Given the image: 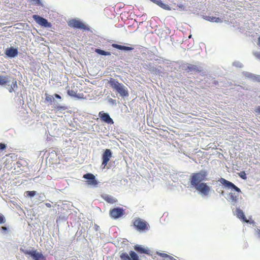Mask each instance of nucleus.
Masks as SVG:
<instances>
[{"mask_svg":"<svg viewBox=\"0 0 260 260\" xmlns=\"http://www.w3.org/2000/svg\"><path fill=\"white\" fill-rule=\"evenodd\" d=\"M207 175L206 171H201L192 173L189 179L191 185L194 187L198 191L205 196L208 195L211 190L210 187L207 185V183L202 182L207 180Z\"/></svg>","mask_w":260,"mask_h":260,"instance_id":"nucleus-1","label":"nucleus"},{"mask_svg":"<svg viewBox=\"0 0 260 260\" xmlns=\"http://www.w3.org/2000/svg\"><path fill=\"white\" fill-rule=\"evenodd\" d=\"M110 84L112 88L116 90L120 96L124 98L129 95L127 88L122 83L113 80L110 81Z\"/></svg>","mask_w":260,"mask_h":260,"instance_id":"nucleus-2","label":"nucleus"},{"mask_svg":"<svg viewBox=\"0 0 260 260\" xmlns=\"http://www.w3.org/2000/svg\"><path fill=\"white\" fill-rule=\"evenodd\" d=\"M182 70L186 71L188 73H196L202 72V67L199 65L185 63L182 65Z\"/></svg>","mask_w":260,"mask_h":260,"instance_id":"nucleus-3","label":"nucleus"},{"mask_svg":"<svg viewBox=\"0 0 260 260\" xmlns=\"http://www.w3.org/2000/svg\"><path fill=\"white\" fill-rule=\"evenodd\" d=\"M134 225L136 227L137 230L138 231H145L148 230V223L144 220L137 218L135 219L134 221Z\"/></svg>","mask_w":260,"mask_h":260,"instance_id":"nucleus-4","label":"nucleus"},{"mask_svg":"<svg viewBox=\"0 0 260 260\" xmlns=\"http://www.w3.org/2000/svg\"><path fill=\"white\" fill-rule=\"evenodd\" d=\"M121 260H140L138 254L133 251H130L129 254L126 252H120Z\"/></svg>","mask_w":260,"mask_h":260,"instance_id":"nucleus-5","label":"nucleus"},{"mask_svg":"<svg viewBox=\"0 0 260 260\" xmlns=\"http://www.w3.org/2000/svg\"><path fill=\"white\" fill-rule=\"evenodd\" d=\"M124 214V210L120 207H116L110 210L109 215L113 219H117L122 216Z\"/></svg>","mask_w":260,"mask_h":260,"instance_id":"nucleus-6","label":"nucleus"},{"mask_svg":"<svg viewBox=\"0 0 260 260\" xmlns=\"http://www.w3.org/2000/svg\"><path fill=\"white\" fill-rule=\"evenodd\" d=\"M32 18L36 22V23L40 25L45 27H49L51 26V24L48 21V20L38 15H32Z\"/></svg>","mask_w":260,"mask_h":260,"instance_id":"nucleus-7","label":"nucleus"},{"mask_svg":"<svg viewBox=\"0 0 260 260\" xmlns=\"http://www.w3.org/2000/svg\"><path fill=\"white\" fill-rule=\"evenodd\" d=\"M5 54L8 58H15L17 57L18 54V48H14L12 46L7 48L5 50Z\"/></svg>","mask_w":260,"mask_h":260,"instance_id":"nucleus-8","label":"nucleus"},{"mask_svg":"<svg viewBox=\"0 0 260 260\" xmlns=\"http://www.w3.org/2000/svg\"><path fill=\"white\" fill-rule=\"evenodd\" d=\"M24 253L30 255L35 260H46L43 254L37 252V250L25 251Z\"/></svg>","mask_w":260,"mask_h":260,"instance_id":"nucleus-9","label":"nucleus"},{"mask_svg":"<svg viewBox=\"0 0 260 260\" xmlns=\"http://www.w3.org/2000/svg\"><path fill=\"white\" fill-rule=\"evenodd\" d=\"M112 157V152L110 149H107L102 155V164L103 168H105L107 165L110 159Z\"/></svg>","mask_w":260,"mask_h":260,"instance_id":"nucleus-10","label":"nucleus"},{"mask_svg":"<svg viewBox=\"0 0 260 260\" xmlns=\"http://www.w3.org/2000/svg\"><path fill=\"white\" fill-rule=\"evenodd\" d=\"M84 179H87V184L90 185L96 186L98 181L96 180L95 176L91 173H87L83 176Z\"/></svg>","mask_w":260,"mask_h":260,"instance_id":"nucleus-11","label":"nucleus"},{"mask_svg":"<svg viewBox=\"0 0 260 260\" xmlns=\"http://www.w3.org/2000/svg\"><path fill=\"white\" fill-rule=\"evenodd\" d=\"M99 116L102 121L108 124H113L114 122L113 119L110 117L108 113L101 111L99 113Z\"/></svg>","mask_w":260,"mask_h":260,"instance_id":"nucleus-12","label":"nucleus"},{"mask_svg":"<svg viewBox=\"0 0 260 260\" xmlns=\"http://www.w3.org/2000/svg\"><path fill=\"white\" fill-rule=\"evenodd\" d=\"M69 25L71 27L79 29H86L85 25L79 20L72 19L70 21Z\"/></svg>","mask_w":260,"mask_h":260,"instance_id":"nucleus-13","label":"nucleus"},{"mask_svg":"<svg viewBox=\"0 0 260 260\" xmlns=\"http://www.w3.org/2000/svg\"><path fill=\"white\" fill-rule=\"evenodd\" d=\"M221 183L229 188L234 189L235 191L238 192H240L241 190L239 188L236 186L232 182H230L223 178H222L220 180Z\"/></svg>","mask_w":260,"mask_h":260,"instance_id":"nucleus-14","label":"nucleus"},{"mask_svg":"<svg viewBox=\"0 0 260 260\" xmlns=\"http://www.w3.org/2000/svg\"><path fill=\"white\" fill-rule=\"evenodd\" d=\"M243 75L246 78H248L253 81H257L260 82V75H255L248 72L243 73Z\"/></svg>","mask_w":260,"mask_h":260,"instance_id":"nucleus-15","label":"nucleus"},{"mask_svg":"<svg viewBox=\"0 0 260 260\" xmlns=\"http://www.w3.org/2000/svg\"><path fill=\"white\" fill-rule=\"evenodd\" d=\"M134 249L139 253H145L149 255L150 254V250L148 248H144L141 245H137L134 246Z\"/></svg>","mask_w":260,"mask_h":260,"instance_id":"nucleus-16","label":"nucleus"},{"mask_svg":"<svg viewBox=\"0 0 260 260\" xmlns=\"http://www.w3.org/2000/svg\"><path fill=\"white\" fill-rule=\"evenodd\" d=\"M17 81L16 79H14L11 84H7V89L9 90L10 92H15L18 88Z\"/></svg>","mask_w":260,"mask_h":260,"instance_id":"nucleus-17","label":"nucleus"},{"mask_svg":"<svg viewBox=\"0 0 260 260\" xmlns=\"http://www.w3.org/2000/svg\"><path fill=\"white\" fill-rule=\"evenodd\" d=\"M236 215L237 217L240 219L243 220L244 222L248 223V220L246 218L244 212L239 208H237L236 210Z\"/></svg>","mask_w":260,"mask_h":260,"instance_id":"nucleus-18","label":"nucleus"},{"mask_svg":"<svg viewBox=\"0 0 260 260\" xmlns=\"http://www.w3.org/2000/svg\"><path fill=\"white\" fill-rule=\"evenodd\" d=\"M151 2L156 4L161 8L166 10H171V7L167 5L162 3L160 0H150Z\"/></svg>","mask_w":260,"mask_h":260,"instance_id":"nucleus-19","label":"nucleus"},{"mask_svg":"<svg viewBox=\"0 0 260 260\" xmlns=\"http://www.w3.org/2000/svg\"><path fill=\"white\" fill-rule=\"evenodd\" d=\"M112 46L114 48H116V49H119L120 50L126 51H131L134 49V48L133 47L120 45L117 44H113L112 45Z\"/></svg>","mask_w":260,"mask_h":260,"instance_id":"nucleus-20","label":"nucleus"},{"mask_svg":"<svg viewBox=\"0 0 260 260\" xmlns=\"http://www.w3.org/2000/svg\"><path fill=\"white\" fill-rule=\"evenodd\" d=\"M205 19L206 20L212 22L221 23L222 22V19L220 18L214 16H206L205 17Z\"/></svg>","mask_w":260,"mask_h":260,"instance_id":"nucleus-21","label":"nucleus"},{"mask_svg":"<svg viewBox=\"0 0 260 260\" xmlns=\"http://www.w3.org/2000/svg\"><path fill=\"white\" fill-rule=\"evenodd\" d=\"M102 198L106 202L110 204H114L117 202L116 199L110 195L105 194L102 196Z\"/></svg>","mask_w":260,"mask_h":260,"instance_id":"nucleus-22","label":"nucleus"},{"mask_svg":"<svg viewBox=\"0 0 260 260\" xmlns=\"http://www.w3.org/2000/svg\"><path fill=\"white\" fill-rule=\"evenodd\" d=\"M10 82V81L9 80V78L8 77L0 76V85H6L8 83H9Z\"/></svg>","mask_w":260,"mask_h":260,"instance_id":"nucleus-23","label":"nucleus"},{"mask_svg":"<svg viewBox=\"0 0 260 260\" xmlns=\"http://www.w3.org/2000/svg\"><path fill=\"white\" fill-rule=\"evenodd\" d=\"M95 52L100 54V55H105V56H107V55H111V53L110 52H108V51H105L103 50H102L101 49H99V48H97V49H95Z\"/></svg>","mask_w":260,"mask_h":260,"instance_id":"nucleus-24","label":"nucleus"},{"mask_svg":"<svg viewBox=\"0 0 260 260\" xmlns=\"http://www.w3.org/2000/svg\"><path fill=\"white\" fill-rule=\"evenodd\" d=\"M229 197L232 202L236 203L238 201V196H236L235 193L232 192L230 193Z\"/></svg>","mask_w":260,"mask_h":260,"instance_id":"nucleus-25","label":"nucleus"},{"mask_svg":"<svg viewBox=\"0 0 260 260\" xmlns=\"http://www.w3.org/2000/svg\"><path fill=\"white\" fill-rule=\"evenodd\" d=\"M45 95H46V98L45 99V101L51 104L52 102V101L54 100V98L52 96L46 93L45 94Z\"/></svg>","mask_w":260,"mask_h":260,"instance_id":"nucleus-26","label":"nucleus"},{"mask_svg":"<svg viewBox=\"0 0 260 260\" xmlns=\"http://www.w3.org/2000/svg\"><path fill=\"white\" fill-rule=\"evenodd\" d=\"M25 193L27 196L32 197L36 194L37 192L36 191H26Z\"/></svg>","mask_w":260,"mask_h":260,"instance_id":"nucleus-27","label":"nucleus"},{"mask_svg":"<svg viewBox=\"0 0 260 260\" xmlns=\"http://www.w3.org/2000/svg\"><path fill=\"white\" fill-rule=\"evenodd\" d=\"M239 176L243 179L246 180L247 179L246 174L244 171L239 173Z\"/></svg>","mask_w":260,"mask_h":260,"instance_id":"nucleus-28","label":"nucleus"},{"mask_svg":"<svg viewBox=\"0 0 260 260\" xmlns=\"http://www.w3.org/2000/svg\"><path fill=\"white\" fill-rule=\"evenodd\" d=\"M254 112L256 114V116L260 115V106H256L254 109Z\"/></svg>","mask_w":260,"mask_h":260,"instance_id":"nucleus-29","label":"nucleus"},{"mask_svg":"<svg viewBox=\"0 0 260 260\" xmlns=\"http://www.w3.org/2000/svg\"><path fill=\"white\" fill-rule=\"evenodd\" d=\"M233 66L238 67V68H242L243 67V64L239 61H235L233 62Z\"/></svg>","mask_w":260,"mask_h":260,"instance_id":"nucleus-30","label":"nucleus"},{"mask_svg":"<svg viewBox=\"0 0 260 260\" xmlns=\"http://www.w3.org/2000/svg\"><path fill=\"white\" fill-rule=\"evenodd\" d=\"M253 54L257 59L260 60V52L254 51L253 52Z\"/></svg>","mask_w":260,"mask_h":260,"instance_id":"nucleus-31","label":"nucleus"},{"mask_svg":"<svg viewBox=\"0 0 260 260\" xmlns=\"http://www.w3.org/2000/svg\"><path fill=\"white\" fill-rule=\"evenodd\" d=\"M108 102L111 104V105H116V100L113 99H109L108 100Z\"/></svg>","mask_w":260,"mask_h":260,"instance_id":"nucleus-32","label":"nucleus"},{"mask_svg":"<svg viewBox=\"0 0 260 260\" xmlns=\"http://www.w3.org/2000/svg\"><path fill=\"white\" fill-rule=\"evenodd\" d=\"M56 109L58 111H61L66 110L67 108L64 106H59L56 107Z\"/></svg>","mask_w":260,"mask_h":260,"instance_id":"nucleus-33","label":"nucleus"},{"mask_svg":"<svg viewBox=\"0 0 260 260\" xmlns=\"http://www.w3.org/2000/svg\"><path fill=\"white\" fill-rule=\"evenodd\" d=\"M6 148V144L4 143H0V150L2 151L5 150Z\"/></svg>","mask_w":260,"mask_h":260,"instance_id":"nucleus-34","label":"nucleus"},{"mask_svg":"<svg viewBox=\"0 0 260 260\" xmlns=\"http://www.w3.org/2000/svg\"><path fill=\"white\" fill-rule=\"evenodd\" d=\"M5 222V219L3 215H0V224L3 223Z\"/></svg>","mask_w":260,"mask_h":260,"instance_id":"nucleus-35","label":"nucleus"},{"mask_svg":"<svg viewBox=\"0 0 260 260\" xmlns=\"http://www.w3.org/2000/svg\"><path fill=\"white\" fill-rule=\"evenodd\" d=\"M54 96L55 98L58 99H61V96L60 95L56 94V93H55L54 94Z\"/></svg>","mask_w":260,"mask_h":260,"instance_id":"nucleus-36","label":"nucleus"},{"mask_svg":"<svg viewBox=\"0 0 260 260\" xmlns=\"http://www.w3.org/2000/svg\"><path fill=\"white\" fill-rule=\"evenodd\" d=\"M45 205L46 207H48V208H50L51 207V204L49 203H45Z\"/></svg>","mask_w":260,"mask_h":260,"instance_id":"nucleus-37","label":"nucleus"},{"mask_svg":"<svg viewBox=\"0 0 260 260\" xmlns=\"http://www.w3.org/2000/svg\"><path fill=\"white\" fill-rule=\"evenodd\" d=\"M256 233L258 235V236L260 237V230L257 229L256 230Z\"/></svg>","mask_w":260,"mask_h":260,"instance_id":"nucleus-38","label":"nucleus"},{"mask_svg":"<svg viewBox=\"0 0 260 260\" xmlns=\"http://www.w3.org/2000/svg\"><path fill=\"white\" fill-rule=\"evenodd\" d=\"M257 45L260 47V37H259L258 40Z\"/></svg>","mask_w":260,"mask_h":260,"instance_id":"nucleus-39","label":"nucleus"},{"mask_svg":"<svg viewBox=\"0 0 260 260\" xmlns=\"http://www.w3.org/2000/svg\"><path fill=\"white\" fill-rule=\"evenodd\" d=\"M2 229L4 230H7V228L6 227H4V226H3L2 227Z\"/></svg>","mask_w":260,"mask_h":260,"instance_id":"nucleus-40","label":"nucleus"},{"mask_svg":"<svg viewBox=\"0 0 260 260\" xmlns=\"http://www.w3.org/2000/svg\"><path fill=\"white\" fill-rule=\"evenodd\" d=\"M97 127H98V125H95V127H94V128H95V129H97ZM92 128H93V129H94V127H92Z\"/></svg>","mask_w":260,"mask_h":260,"instance_id":"nucleus-41","label":"nucleus"},{"mask_svg":"<svg viewBox=\"0 0 260 260\" xmlns=\"http://www.w3.org/2000/svg\"><path fill=\"white\" fill-rule=\"evenodd\" d=\"M191 35H190V36H189V38H191Z\"/></svg>","mask_w":260,"mask_h":260,"instance_id":"nucleus-42","label":"nucleus"}]
</instances>
